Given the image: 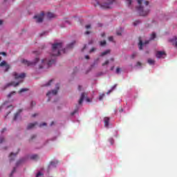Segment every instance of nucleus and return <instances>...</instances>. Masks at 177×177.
I'll return each instance as SVG.
<instances>
[{
    "instance_id": "f257e3e1",
    "label": "nucleus",
    "mask_w": 177,
    "mask_h": 177,
    "mask_svg": "<svg viewBox=\"0 0 177 177\" xmlns=\"http://www.w3.org/2000/svg\"><path fill=\"white\" fill-rule=\"evenodd\" d=\"M63 53H66V48H63V43H55L53 44L52 53L50 57H44L41 59L36 57L32 62L22 59L21 63L25 66H37L39 70L49 68L52 64H55L56 56H59V55Z\"/></svg>"
},
{
    "instance_id": "f03ea898",
    "label": "nucleus",
    "mask_w": 177,
    "mask_h": 177,
    "mask_svg": "<svg viewBox=\"0 0 177 177\" xmlns=\"http://www.w3.org/2000/svg\"><path fill=\"white\" fill-rule=\"evenodd\" d=\"M136 0H125V3L128 8L132 9L133 5H135ZM138 6L137 10L140 16H147L149 12H150V6H149V1L145 0H137Z\"/></svg>"
},
{
    "instance_id": "7ed1b4c3",
    "label": "nucleus",
    "mask_w": 177,
    "mask_h": 177,
    "mask_svg": "<svg viewBox=\"0 0 177 177\" xmlns=\"http://www.w3.org/2000/svg\"><path fill=\"white\" fill-rule=\"evenodd\" d=\"M95 6L101 8V9H111L115 0H95Z\"/></svg>"
},
{
    "instance_id": "20e7f679",
    "label": "nucleus",
    "mask_w": 177,
    "mask_h": 177,
    "mask_svg": "<svg viewBox=\"0 0 177 177\" xmlns=\"http://www.w3.org/2000/svg\"><path fill=\"white\" fill-rule=\"evenodd\" d=\"M12 75L16 82H12L10 84H8L6 86H17L20 82H23V79L26 77V73H17L16 72L12 73Z\"/></svg>"
},
{
    "instance_id": "39448f33",
    "label": "nucleus",
    "mask_w": 177,
    "mask_h": 177,
    "mask_svg": "<svg viewBox=\"0 0 177 177\" xmlns=\"http://www.w3.org/2000/svg\"><path fill=\"white\" fill-rule=\"evenodd\" d=\"M5 109L8 111H10V110H13V105L8 101H6L1 106H0V111L5 110Z\"/></svg>"
},
{
    "instance_id": "423d86ee",
    "label": "nucleus",
    "mask_w": 177,
    "mask_h": 177,
    "mask_svg": "<svg viewBox=\"0 0 177 177\" xmlns=\"http://www.w3.org/2000/svg\"><path fill=\"white\" fill-rule=\"evenodd\" d=\"M59 86H60V84H57L55 86V90L48 92V93L46 94V96H47V97H48V102H49V100H50L51 97H53V96H55V95H56L57 93Z\"/></svg>"
},
{
    "instance_id": "0eeeda50",
    "label": "nucleus",
    "mask_w": 177,
    "mask_h": 177,
    "mask_svg": "<svg viewBox=\"0 0 177 177\" xmlns=\"http://www.w3.org/2000/svg\"><path fill=\"white\" fill-rule=\"evenodd\" d=\"M84 100H86L87 103H91L92 102V99L88 97V94L86 93H82L80 99L79 100V104H82V102H84Z\"/></svg>"
},
{
    "instance_id": "6e6552de",
    "label": "nucleus",
    "mask_w": 177,
    "mask_h": 177,
    "mask_svg": "<svg viewBox=\"0 0 177 177\" xmlns=\"http://www.w3.org/2000/svg\"><path fill=\"white\" fill-rule=\"evenodd\" d=\"M156 57L157 59H165L167 57V53L164 50H158L156 53Z\"/></svg>"
},
{
    "instance_id": "1a4fd4ad",
    "label": "nucleus",
    "mask_w": 177,
    "mask_h": 177,
    "mask_svg": "<svg viewBox=\"0 0 177 177\" xmlns=\"http://www.w3.org/2000/svg\"><path fill=\"white\" fill-rule=\"evenodd\" d=\"M44 12L37 14L34 16V19L35 20L36 23H42V21L44 20Z\"/></svg>"
},
{
    "instance_id": "9d476101",
    "label": "nucleus",
    "mask_w": 177,
    "mask_h": 177,
    "mask_svg": "<svg viewBox=\"0 0 177 177\" xmlns=\"http://www.w3.org/2000/svg\"><path fill=\"white\" fill-rule=\"evenodd\" d=\"M0 67H2V70L5 73H6V71L10 68V66L6 63V61H2L0 64Z\"/></svg>"
},
{
    "instance_id": "9b49d317",
    "label": "nucleus",
    "mask_w": 177,
    "mask_h": 177,
    "mask_svg": "<svg viewBox=\"0 0 177 177\" xmlns=\"http://www.w3.org/2000/svg\"><path fill=\"white\" fill-rule=\"evenodd\" d=\"M147 44H149V41H146L145 43H143V41H142V39L139 38L138 48L140 50H142L144 46H146Z\"/></svg>"
},
{
    "instance_id": "f8f14e48",
    "label": "nucleus",
    "mask_w": 177,
    "mask_h": 177,
    "mask_svg": "<svg viewBox=\"0 0 177 177\" xmlns=\"http://www.w3.org/2000/svg\"><path fill=\"white\" fill-rule=\"evenodd\" d=\"M104 124L105 128H109L111 125V124H110V118L105 117L104 118Z\"/></svg>"
},
{
    "instance_id": "ddd939ff",
    "label": "nucleus",
    "mask_w": 177,
    "mask_h": 177,
    "mask_svg": "<svg viewBox=\"0 0 177 177\" xmlns=\"http://www.w3.org/2000/svg\"><path fill=\"white\" fill-rule=\"evenodd\" d=\"M58 162L57 160H53L50 162L48 168L49 169H52V168H56L57 167Z\"/></svg>"
},
{
    "instance_id": "4468645a",
    "label": "nucleus",
    "mask_w": 177,
    "mask_h": 177,
    "mask_svg": "<svg viewBox=\"0 0 177 177\" xmlns=\"http://www.w3.org/2000/svg\"><path fill=\"white\" fill-rule=\"evenodd\" d=\"M21 113V109H19L15 115L14 116V121H17L18 120H20L21 117L20 116V113Z\"/></svg>"
},
{
    "instance_id": "2eb2a0df",
    "label": "nucleus",
    "mask_w": 177,
    "mask_h": 177,
    "mask_svg": "<svg viewBox=\"0 0 177 177\" xmlns=\"http://www.w3.org/2000/svg\"><path fill=\"white\" fill-rule=\"evenodd\" d=\"M28 160H38V158H39V156H38V155L37 154H32V155H29L27 157Z\"/></svg>"
},
{
    "instance_id": "dca6fc26",
    "label": "nucleus",
    "mask_w": 177,
    "mask_h": 177,
    "mask_svg": "<svg viewBox=\"0 0 177 177\" xmlns=\"http://www.w3.org/2000/svg\"><path fill=\"white\" fill-rule=\"evenodd\" d=\"M147 63L150 65V66H154V64H156V60L154 59H151V58H149L147 59Z\"/></svg>"
},
{
    "instance_id": "f3484780",
    "label": "nucleus",
    "mask_w": 177,
    "mask_h": 177,
    "mask_svg": "<svg viewBox=\"0 0 177 177\" xmlns=\"http://www.w3.org/2000/svg\"><path fill=\"white\" fill-rule=\"evenodd\" d=\"M37 124H38V123H37V122L30 123L28 125L27 129H32V128H34V127H35Z\"/></svg>"
},
{
    "instance_id": "a211bd4d",
    "label": "nucleus",
    "mask_w": 177,
    "mask_h": 177,
    "mask_svg": "<svg viewBox=\"0 0 177 177\" xmlns=\"http://www.w3.org/2000/svg\"><path fill=\"white\" fill-rule=\"evenodd\" d=\"M46 17H48V19H53V17H56V15L52 12H48L46 14Z\"/></svg>"
},
{
    "instance_id": "6ab92c4d",
    "label": "nucleus",
    "mask_w": 177,
    "mask_h": 177,
    "mask_svg": "<svg viewBox=\"0 0 177 177\" xmlns=\"http://www.w3.org/2000/svg\"><path fill=\"white\" fill-rule=\"evenodd\" d=\"M171 41L172 42V44L175 46V48H177V37H174Z\"/></svg>"
},
{
    "instance_id": "aec40b11",
    "label": "nucleus",
    "mask_w": 177,
    "mask_h": 177,
    "mask_svg": "<svg viewBox=\"0 0 177 177\" xmlns=\"http://www.w3.org/2000/svg\"><path fill=\"white\" fill-rule=\"evenodd\" d=\"M53 84H55V80L52 79L50 81H48L46 84V86H50V85H53Z\"/></svg>"
},
{
    "instance_id": "412c9836",
    "label": "nucleus",
    "mask_w": 177,
    "mask_h": 177,
    "mask_svg": "<svg viewBox=\"0 0 177 177\" xmlns=\"http://www.w3.org/2000/svg\"><path fill=\"white\" fill-rule=\"evenodd\" d=\"M108 142H109V145H110L111 146H113V145H114V138H109L108 139Z\"/></svg>"
},
{
    "instance_id": "4be33fe9",
    "label": "nucleus",
    "mask_w": 177,
    "mask_h": 177,
    "mask_svg": "<svg viewBox=\"0 0 177 177\" xmlns=\"http://www.w3.org/2000/svg\"><path fill=\"white\" fill-rule=\"evenodd\" d=\"M27 160V158H21V160H19L17 162V166L20 165V164H21V162H24V161Z\"/></svg>"
},
{
    "instance_id": "5701e85b",
    "label": "nucleus",
    "mask_w": 177,
    "mask_h": 177,
    "mask_svg": "<svg viewBox=\"0 0 177 177\" xmlns=\"http://www.w3.org/2000/svg\"><path fill=\"white\" fill-rule=\"evenodd\" d=\"M115 88H117V84H115L111 88V89L107 92V95H110V93H111V92H113Z\"/></svg>"
},
{
    "instance_id": "b1692460",
    "label": "nucleus",
    "mask_w": 177,
    "mask_h": 177,
    "mask_svg": "<svg viewBox=\"0 0 177 177\" xmlns=\"http://www.w3.org/2000/svg\"><path fill=\"white\" fill-rule=\"evenodd\" d=\"M16 95V91H12L8 95V99H10L11 97H13Z\"/></svg>"
},
{
    "instance_id": "393cba45",
    "label": "nucleus",
    "mask_w": 177,
    "mask_h": 177,
    "mask_svg": "<svg viewBox=\"0 0 177 177\" xmlns=\"http://www.w3.org/2000/svg\"><path fill=\"white\" fill-rule=\"evenodd\" d=\"M17 155V153H11L9 156L10 161H12V160H13V158H15V157H16Z\"/></svg>"
},
{
    "instance_id": "a878e982",
    "label": "nucleus",
    "mask_w": 177,
    "mask_h": 177,
    "mask_svg": "<svg viewBox=\"0 0 177 177\" xmlns=\"http://www.w3.org/2000/svg\"><path fill=\"white\" fill-rule=\"evenodd\" d=\"M36 177H44V171H38L36 174Z\"/></svg>"
},
{
    "instance_id": "bb28decb",
    "label": "nucleus",
    "mask_w": 177,
    "mask_h": 177,
    "mask_svg": "<svg viewBox=\"0 0 177 177\" xmlns=\"http://www.w3.org/2000/svg\"><path fill=\"white\" fill-rule=\"evenodd\" d=\"M104 96H105L104 93H102V94L100 95L99 97H98V100L102 102V100H103V99H104Z\"/></svg>"
},
{
    "instance_id": "cd10ccee",
    "label": "nucleus",
    "mask_w": 177,
    "mask_h": 177,
    "mask_svg": "<svg viewBox=\"0 0 177 177\" xmlns=\"http://www.w3.org/2000/svg\"><path fill=\"white\" fill-rule=\"evenodd\" d=\"M109 53H110V50H106L101 53V56H106V55H109Z\"/></svg>"
},
{
    "instance_id": "c85d7f7f",
    "label": "nucleus",
    "mask_w": 177,
    "mask_h": 177,
    "mask_svg": "<svg viewBox=\"0 0 177 177\" xmlns=\"http://www.w3.org/2000/svg\"><path fill=\"white\" fill-rule=\"evenodd\" d=\"M74 44H75V41H73L72 43L69 44L67 46V48L68 49H71V48H73V46H74Z\"/></svg>"
},
{
    "instance_id": "c756f323",
    "label": "nucleus",
    "mask_w": 177,
    "mask_h": 177,
    "mask_svg": "<svg viewBox=\"0 0 177 177\" xmlns=\"http://www.w3.org/2000/svg\"><path fill=\"white\" fill-rule=\"evenodd\" d=\"M121 71H122L121 68L118 67V68H116L115 73H116V74H121Z\"/></svg>"
},
{
    "instance_id": "7c9ffc66",
    "label": "nucleus",
    "mask_w": 177,
    "mask_h": 177,
    "mask_svg": "<svg viewBox=\"0 0 177 177\" xmlns=\"http://www.w3.org/2000/svg\"><path fill=\"white\" fill-rule=\"evenodd\" d=\"M2 56L6 57V53H0V62H1V60H2Z\"/></svg>"
},
{
    "instance_id": "2f4dec72",
    "label": "nucleus",
    "mask_w": 177,
    "mask_h": 177,
    "mask_svg": "<svg viewBox=\"0 0 177 177\" xmlns=\"http://www.w3.org/2000/svg\"><path fill=\"white\" fill-rule=\"evenodd\" d=\"M136 67H138V68H140L142 67V63L140 62H137V64H136Z\"/></svg>"
},
{
    "instance_id": "473e14b6",
    "label": "nucleus",
    "mask_w": 177,
    "mask_h": 177,
    "mask_svg": "<svg viewBox=\"0 0 177 177\" xmlns=\"http://www.w3.org/2000/svg\"><path fill=\"white\" fill-rule=\"evenodd\" d=\"M154 38H156V33L153 32L151 35L150 39H154Z\"/></svg>"
},
{
    "instance_id": "72a5a7b5",
    "label": "nucleus",
    "mask_w": 177,
    "mask_h": 177,
    "mask_svg": "<svg viewBox=\"0 0 177 177\" xmlns=\"http://www.w3.org/2000/svg\"><path fill=\"white\" fill-rule=\"evenodd\" d=\"M104 45H106V41H100V46H104Z\"/></svg>"
},
{
    "instance_id": "f704fd0d",
    "label": "nucleus",
    "mask_w": 177,
    "mask_h": 177,
    "mask_svg": "<svg viewBox=\"0 0 177 177\" xmlns=\"http://www.w3.org/2000/svg\"><path fill=\"white\" fill-rule=\"evenodd\" d=\"M109 61L106 60L104 63L102 64V66L104 67V66H107V64H109Z\"/></svg>"
},
{
    "instance_id": "c9c22d12",
    "label": "nucleus",
    "mask_w": 177,
    "mask_h": 177,
    "mask_svg": "<svg viewBox=\"0 0 177 177\" xmlns=\"http://www.w3.org/2000/svg\"><path fill=\"white\" fill-rule=\"evenodd\" d=\"M3 142H5V138L3 137L0 138V145L1 143H3Z\"/></svg>"
},
{
    "instance_id": "e433bc0d",
    "label": "nucleus",
    "mask_w": 177,
    "mask_h": 177,
    "mask_svg": "<svg viewBox=\"0 0 177 177\" xmlns=\"http://www.w3.org/2000/svg\"><path fill=\"white\" fill-rule=\"evenodd\" d=\"M27 91V88H22L19 91V93H23V92H26Z\"/></svg>"
},
{
    "instance_id": "4c0bfd02",
    "label": "nucleus",
    "mask_w": 177,
    "mask_h": 177,
    "mask_svg": "<svg viewBox=\"0 0 177 177\" xmlns=\"http://www.w3.org/2000/svg\"><path fill=\"white\" fill-rule=\"evenodd\" d=\"M139 23H140V21H135L134 23H133V25H134V26H138V24H139Z\"/></svg>"
},
{
    "instance_id": "58836bf2",
    "label": "nucleus",
    "mask_w": 177,
    "mask_h": 177,
    "mask_svg": "<svg viewBox=\"0 0 177 177\" xmlns=\"http://www.w3.org/2000/svg\"><path fill=\"white\" fill-rule=\"evenodd\" d=\"M95 50H96V48H93L90 50V53H93V52H95Z\"/></svg>"
},
{
    "instance_id": "ea45409f",
    "label": "nucleus",
    "mask_w": 177,
    "mask_h": 177,
    "mask_svg": "<svg viewBox=\"0 0 177 177\" xmlns=\"http://www.w3.org/2000/svg\"><path fill=\"white\" fill-rule=\"evenodd\" d=\"M16 171V167H14L13 170L11 172V176L13 175V174H15V172Z\"/></svg>"
},
{
    "instance_id": "a19ab883",
    "label": "nucleus",
    "mask_w": 177,
    "mask_h": 177,
    "mask_svg": "<svg viewBox=\"0 0 177 177\" xmlns=\"http://www.w3.org/2000/svg\"><path fill=\"white\" fill-rule=\"evenodd\" d=\"M109 41H110V42H113V38L112 36H111V37H109Z\"/></svg>"
},
{
    "instance_id": "79ce46f5",
    "label": "nucleus",
    "mask_w": 177,
    "mask_h": 177,
    "mask_svg": "<svg viewBox=\"0 0 177 177\" xmlns=\"http://www.w3.org/2000/svg\"><path fill=\"white\" fill-rule=\"evenodd\" d=\"M77 111H78V109H75V110L71 113V115H74V114H75V113H77Z\"/></svg>"
},
{
    "instance_id": "37998d69",
    "label": "nucleus",
    "mask_w": 177,
    "mask_h": 177,
    "mask_svg": "<svg viewBox=\"0 0 177 177\" xmlns=\"http://www.w3.org/2000/svg\"><path fill=\"white\" fill-rule=\"evenodd\" d=\"M85 28H86L87 30L89 29V28H91V25H90V24L86 25V26H85Z\"/></svg>"
},
{
    "instance_id": "c03bdc74",
    "label": "nucleus",
    "mask_w": 177,
    "mask_h": 177,
    "mask_svg": "<svg viewBox=\"0 0 177 177\" xmlns=\"http://www.w3.org/2000/svg\"><path fill=\"white\" fill-rule=\"evenodd\" d=\"M45 125H46V123H43V124H39V127H45Z\"/></svg>"
},
{
    "instance_id": "a18cd8bd",
    "label": "nucleus",
    "mask_w": 177,
    "mask_h": 177,
    "mask_svg": "<svg viewBox=\"0 0 177 177\" xmlns=\"http://www.w3.org/2000/svg\"><path fill=\"white\" fill-rule=\"evenodd\" d=\"M89 34H91V32H89V31H86V32H85V35H89Z\"/></svg>"
},
{
    "instance_id": "49530a36",
    "label": "nucleus",
    "mask_w": 177,
    "mask_h": 177,
    "mask_svg": "<svg viewBox=\"0 0 177 177\" xmlns=\"http://www.w3.org/2000/svg\"><path fill=\"white\" fill-rule=\"evenodd\" d=\"M135 56H136V53L132 54L131 57L133 59V57H135Z\"/></svg>"
},
{
    "instance_id": "de8ad7c7",
    "label": "nucleus",
    "mask_w": 177,
    "mask_h": 177,
    "mask_svg": "<svg viewBox=\"0 0 177 177\" xmlns=\"http://www.w3.org/2000/svg\"><path fill=\"white\" fill-rule=\"evenodd\" d=\"M2 24H3V20H0V26H2Z\"/></svg>"
},
{
    "instance_id": "09e8293b",
    "label": "nucleus",
    "mask_w": 177,
    "mask_h": 177,
    "mask_svg": "<svg viewBox=\"0 0 177 177\" xmlns=\"http://www.w3.org/2000/svg\"><path fill=\"white\" fill-rule=\"evenodd\" d=\"M5 131H6V129H3L1 130V133H3V132H5Z\"/></svg>"
},
{
    "instance_id": "8fccbe9b",
    "label": "nucleus",
    "mask_w": 177,
    "mask_h": 177,
    "mask_svg": "<svg viewBox=\"0 0 177 177\" xmlns=\"http://www.w3.org/2000/svg\"><path fill=\"white\" fill-rule=\"evenodd\" d=\"M93 40L90 41L88 42L89 45H91V44H93Z\"/></svg>"
},
{
    "instance_id": "3c124183",
    "label": "nucleus",
    "mask_w": 177,
    "mask_h": 177,
    "mask_svg": "<svg viewBox=\"0 0 177 177\" xmlns=\"http://www.w3.org/2000/svg\"><path fill=\"white\" fill-rule=\"evenodd\" d=\"M85 59H89V56L88 55H86L85 56Z\"/></svg>"
},
{
    "instance_id": "603ef678",
    "label": "nucleus",
    "mask_w": 177,
    "mask_h": 177,
    "mask_svg": "<svg viewBox=\"0 0 177 177\" xmlns=\"http://www.w3.org/2000/svg\"><path fill=\"white\" fill-rule=\"evenodd\" d=\"M118 35H121V32H117Z\"/></svg>"
},
{
    "instance_id": "864d4df0",
    "label": "nucleus",
    "mask_w": 177,
    "mask_h": 177,
    "mask_svg": "<svg viewBox=\"0 0 177 177\" xmlns=\"http://www.w3.org/2000/svg\"><path fill=\"white\" fill-rule=\"evenodd\" d=\"M110 62H114V58H111Z\"/></svg>"
},
{
    "instance_id": "5fc2aeb1",
    "label": "nucleus",
    "mask_w": 177,
    "mask_h": 177,
    "mask_svg": "<svg viewBox=\"0 0 177 177\" xmlns=\"http://www.w3.org/2000/svg\"><path fill=\"white\" fill-rule=\"evenodd\" d=\"M82 88V86H79V87H78L79 91H81V88Z\"/></svg>"
},
{
    "instance_id": "6e6d98bb",
    "label": "nucleus",
    "mask_w": 177,
    "mask_h": 177,
    "mask_svg": "<svg viewBox=\"0 0 177 177\" xmlns=\"http://www.w3.org/2000/svg\"><path fill=\"white\" fill-rule=\"evenodd\" d=\"M111 71H113V70H114V66H112V67L111 68Z\"/></svg>"
},
{
    "instance_id": "4d7b16f0",
    "label": "nucleus",
    "mask_w": 177,
    "mask_h": 177,
    "mask_svg": "<svg viewBox=\"0 0 177 177\" xmlns=\"http://www.w3.org/2000/svg\"><path fill=\"white\" fill-rule=\"evenodd\" d=\"M86 45L84 46V47L83 48L82 50H84V49H86Z\"/></svg>"
},
{
    "instance_id": "13d9d810",
    "label": "nucleus",
    "mask_w": 177,
    "mask_h": 177,
    "mask_svg": "<svg viewBox=\"0 0 177 177\" xmlns=\"http://www.w3.org/2000/svg\"><path fill=\"white\" fill-rule=\"evenodd\" d=\"M102 37H104V33H102Z\"/></svg>"
},
{
    "instance_id": "bf43d9fd",
    "label": "nucleus",
    "mask_w": 177,
    "mask_h": 177,
    "mask_svg": "<svg viewBox=\"0 0 177 177\" xmlns=\"http://www.w3.org/2000/svg\"><path fill=\"white\" fill-rule=\"evenodd\" d=\"M50 125H53V122H52Z\"/></svg>"
}]
</instances>
